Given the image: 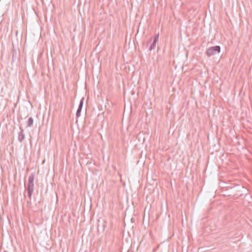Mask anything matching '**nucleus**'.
I'll use <instances>...</instances> for the list:
<instances>
[{
    "mask_svg": "<svg viewBox=\"0 0 252 252\" xmlns=\"http://www.w3.org/2000/svg\"><path fill=\"white\" fill-rule=\"evenodd\" d=\"M84 98L82 97V99H81L80 101L79 105V106H78L79 108H82L83 105V103H84Z\"/></svg>",
    "mask_w": 252,
    "mask_h": 252,
    "instance_id": "nucleus-8",
    "label": "nucleus"
},
{
    "mask_svg": "<svg viewBox=\"0 0 252 252\" xmlns=\"http://www.w3.org/2000/svg\"><path fill=\"white\" fill-rule=\"evenodd\" d=\"M33 120L32 118L30 117L29 118L28 122H27V127L31 126L33 124Z\"/></svg>",
    "mask_w": 252,
    "mask_h": 252,
    "instance_id": "nucleus-5",
    "label": "nucleus"
},
{
    "mask_svg": "<svg viewBox=\"0 0 252 252\" xmlns=\"http://www.w3.org/2000/svg\"><path fill=\"white\" fill-rule=\"evenodd\" d=\"M158 36H159L158 34H157L155 35L154 40V41H155V42H157L158 39Z\"/></svg>",
    "mask_w": 252,
    "mask_h": 252,
    "instance_id": "nucleus-9",
    "label": "nucleus"
},
{
    "mask_svg": "<svg viewBox=\"0 0 252 252\" xmlns=\"http://www.w3.org/2000/svg\"><path fill=\"white\" fill-rule=\"evenodd\" d=\"M34 179V175L33 173H32L29 177L28 183H33Z\"/></svg>",
    "mask_w": 252,
    "mask_h": 252,
    "instance_id": "nucleus-4",
    "label": "nucleus"
},
{
    "mask_svg": "<svg viewBox=\"0 0 252 252\" xmlns=\"http://www.w3.org/2000/svg\"><path fill=\"white\" fill-rule=\"evenodd\" d=\"M82 109L81 108H78V109L77 110V112H76V117L78 118L80 116V113H81V111L82 110Z\"/></svg>",
    "mask_w": 252,
    "mask_h": 252,
    "instance_id": "nucleus-7",
    "label": "nucleus"
},
{
    "mask_svg": "<svg viewBox=\"0 0 252 252\" xmlns=\"http://www.w3.org/2000/svg\"><path fill=\"white\" fill-rule=\"evenodd\" d=\"M220 51V46H215L211 47L208 48L206 52V54L208 57H211L213 55H215L217 54H218Z\"/></svg>",
    "mask_w": 252,
    "mask_h": 252,
    "instance_id": "nucleus-1",
    "label": "nucleus"
},
{
    "mask_svg": "<svg viewBox=\"0 0 252 252\" xmlns=\"http://www.w3.org/2000/svg\"><path fill=\"white\" fill-rule=\"evenodd\" d=\"M156 44H157V42H155V41H153L149 47V50H152L154 49L156 47Z\"/></svg>",
    "mask_w": 252,
    "mask_h": 252,
    "instance_id": "nucleus-6",
    "label": "nucleus"
},
{
    "mask_svg": "<svg viewBox=\"0 0 252 252\" xmlns=\"http://www.w3.org/2000/svg\"><path fill=\"white\" fill-rule=\"evenodd\" d=\"M33 183H28L27 185V193L28 196L31 198L33 191Z\"/></svg>",
    "mask_w": 252,
    "mask_h": 252,
    "instance_id": "nucleus-2",
    "label": "nucleus"
},
{
    "mask_svg": "<svg viewBox=\"0 0 252 252\" xmlns=\"http://www.w3.org/2000/svg\"><path fill=\"white\" fill-rule=\"evenodd\" d=\"M152 42V39H150L149 42H148V43H150V42Z\"/></svg>",
    "mask_w": 252,
    "mask_h": 252,
    "instance_id": "nucleus-10",
    "label": "nucleus"
},
{
    "mask_svg": "<svg viewBox=\"0 0 252 252\" xmlns=\"http://www.w3.org/2000/svg\"><path fill=\"white\" fill-rule=\"evenodd\" d=\"M18 140L19 142H22L25 139V135L24 134V130L21 129V131L19 132L18 134Z\"/></svg>",
    "mask_w": 252,
    "mask_h": 252,
    "instance_id": "nucleus-3",
    "label": "nucleus"
}]
</instances>
